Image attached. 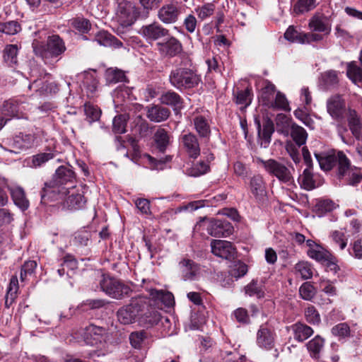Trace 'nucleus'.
Masks as SVG:
<instances>
[{
	"label": "nucleus",
	"mask_w": 362,
	"mask_h": 362,
	"mask_svg": "<svg viewBox=\"0 0 362 362\" xmlns=\"http://www.w3.org/2000/svg\"><path fill=\"white\" fill-rule=\"evenodd\" d=\"M315 156L324 170H331L337 163V177L346 185L355 186L361 182L362 173L351 164L344 152L339 151L337 156L315 153Z\"/></svg>",
	"instance_id": "obj_1"
},
{
	"label": "nucleus",
	"mask_w": 362,
	"mask_h": 362,
	"mask_svg": "<svg viewBox=\"0 0 362 362\" xmlns=\"http://www.w3.org/2000/svg\"><path fill=\"white\" fill-rule=\"evenodd\" d=\"M149 309V300L145 296H138L132 298L130 303L119 308L117 313L118 320L124 324L133 323L141 317L148 318L152 313L154 315L153 321L157 320V313Z\"/></svg>",
	"instance_id": "obj_2"
},
{
	"label": "nucleus",
	"mask_w": 362,
	"mask_h": 362,
	"mask_svg": "<svg viewBox=\"0 0 362 362\" xmlns=\"http://www.w3.org/2000/svg\"><path fill=\"white\" fill-rule=\"evenodd\" d=\"M33 45L35 54L42 57L45 63L49 59L59 57L66 49L64 40L58 35L49 36L46 43L37 42Z\"/></svg>",
	"instance_id": "obj_3"
},
{
	"label": "nucleus",
	"mask_w": 362,
	"mask_h": 362,
	"mask_svg": "<svg viewBox=\"0 0 362 362\" xmlns=\"http://www.w3.org/2000/svg\"><path fill=\"white\" fill-rule=\"evenodd\" d=\"M170 83L178 90L190 89L197 86L202 79L199 74L190 69L179 67L170 72Z\"/></svg>",
	"instance_id": "obj_4"
},
{
	"label": "nucleus",
	"mask_w": 362,
	"mask_h": 362,
	"mask_svg": "<svg viewBox=\"0 0 362 362\" xmlns=\"http://www.w3.org/2000/svg\"><path fill=\"white\" fill-rule=\"evenodd\" d=\"M101 290L110 298L120 300L129 295V286L120 280L107 275H103L99 282Z\"/></svg>",
	"instance_id": "obj_5"
},
{
	"label": "nucleus",
	"mask_w": 362,
	"mask_h": 362,
	"mask_svg": "<svg viewBox=\"0 0 362 362\" xmlns=\"http://www.w3.org/2000/svg\"><path fill=\"white\" fill-rule=\"evenodd\" d=\"M257 162L263 166L268 174L276 177L280 182L290 183L293 181L291 170L284 164L272 158L264 160L257 158Z\"/></svg>",
	"instance_id": "obj_6"
},
{
	"label": "nucleus",
	"mask_w": 362,
	"mask_h": 362,
	"mask_svg": "<svg viewBox=\"0 0 362 362\" xmlns=\"http://www.w3.org/2000/svg\"><path fill=\"white\" fill-rule=\"evenodd\" d=\"M25 110V102L21 99L10 98L5 100L0 106V129L6 122L13 117H24L23 112Z\"/></svg>",
	"instance_id": "obj_7"
},
{
	"label": "nucleus",
	"mask_w": 362,
	"mask_h": 362,
	"mask_svg": "<svg viewBox=\"0 0 362 362\" xmlns=\"http://www.w3.org/2000/svg\"><path fill=\"white\" fill-rule=\"evenodd\" d=\"M139 16V11L134 3L127 0H117L116 18L122 27L132 25Z\"/></svg>",
	"instance_id": "obj_8"
},
{
	"label": "nucleus",
	"mask_w": 362,
	"mask_h": 362,
	"mask_svg": "<svg viewBox=\"0 0 362 362\" xmlns=\"http://www.w3.org/2000/svg\"><path fill=\"white\" fill-rule=\"evenodd\" d=\"M69 192L68 189L64 186H60L49 180L45 183L44 187L40 191L41 203L47 204L52 202L59 201L64 199Z\"/></svg>",
	"instance_id": "obj_9"
},
{
	"label": "nucleus",
	"mask_w": 362,
	"mask_h": 362,
	"mask_svg": "<svg viewBox=\"0 0 362 362\" xmlns=\"http://www.w3.org/2000/svg\"><path fill=\"white\" fill-rule=\"evenodd\" d=\"M107 338V329L103 327L90 325L86 327L84 340L90 346L100 348Z\"/></svg>",
	"instance_id": "obj_10"
},
{
	"label": "nucleus",
	"mask_w": 362,
	"mask_h": 362,
	"mask_svg": "<svg viewBox=\"0 0 362 362\" xmlns=\"http://www.w3.org/2000/svg\"><path fill=\"white\" fill-rule=\"evenodd\" d=\"M139 33L147 42L158 41L169 36V30L158 22L143 25Z\"/></svg>",
	"instance_id": "obj_11"
},
{
	"label": "nucleus",
	"mask_w": 362,
	"mask_h": 362,
	"mask_svg": "<svg viewBox=\"0 0 362 362\" xmlns=\"http://www.w3.org/2000/svg\"><path fill=\"white\" fill-rule=\"evenodd\" d=\"M181 14V7L177 2L165 4L158 11V19L165 24L175 23Z\"/></svg>",
	"instance_id": "obj_12"
},
{
	"label": "nucleus",
	"mask_w": 362,
	"mask_h": 362,
	"mask_svg": "<svg viewBox=\"0 0 362 362\" xmlns=\"http://www.w3.org/2000/svg\"><path fill=\"white\" fill-rule=\"evenodd\" d=\"M165 38L166 40L156 43L157 49L162 56L173 57L181 53L182 46L176 37L169 34Z\"/></svg>",
	"instance_id": "obj_13"
},
{
	"label": "nucleus",
	"mask_w": 362,
	"mask_h": 362,
	"mask_svg": "<svg viewBox=\"0 0 362 362\" xmlns=\"http://www.w3.org/2000/svg\"><path fill=\"white\" fill-rule=\"evenodd\" d=\"M182 278L185 281L198 280L201 276V267L192 259H183L178 264Z\"/></svg>",
	"instance_id": "obj_14"
},
{
	"label": "nucleus",
	"mask_w": 362,
	"mask_h": 362,
	"mask_svg": "<svg viewBox=\"0 0 362 362\" xmlns=\"http://www.w3.org/2000/svg\"><path fill=\"white\" fill-rule=\"evenodd\" d=\"M180 142L187 156L191 158H197L200 155V146L197 137L193 133L182 134Z\"/></svg>",
	"instance_id": "obj_15"
},
{
	"label": "nucleus",
	"mask_w": 362,
	"mask_h": 362,
	"mask_svg": "<svg viewBox=\"0 0 362 362\" xmlns=\"http://www.w3.org/2000/svg\"><path fill=\"white\" fill-rule=\"evenodd\" d=\"M208 233L216 238H226L231 235L234 228L227 220L214 219L210 222Z\"/></svg>",
	"instance_id": "obj_16"
},
{
	"label": "nucleus",
	"mask_w": 362,
	"mask_h": 362,
	"mask_svg": "<svg viewBox=\"0 0 362 362\" xmlns=\"http://www.w3.org/2000/svg\"><path fill=\"white\" fill-rule=\"evenodd\" d=\"M35 141V136L30 134H23L15 136L8 139L6 144L11 148V151L17 153L20 151H25L31 148Z\"/></svg>",
	"instance_id": "obj_17"
},
{
	"label": "nucleus",
	"mask_w": 362,
	"mask_h": 362,
	"mask_svg": "<svg viewBox=\"0 0 362 362\" xmlns=\"http://www.w3.org/2000/svg\"><path fill=\"white\" fill-rule=\"evenodd\" d=\"M275 343V332L267 325H262L257 332V344L262 349L271 350Z\"/></svg>",
	"instance_id": "obj_18"
},
{
	"label": "nucleus",
	"mask_w": 362,
	"mask_h": 362,
	"mask_svg": "<svg viewBox=\"0 0 362 362\" xmlns=\"http://www.w3.org/2000/svg\"><path fill=\"white\" fill-rule=\"evenodd\" d=\"M211 252L217 257L230 259L234 257L235 248L230 242L222 240H212Z\"/></svg>",
	"instance_id": "obj_19"
},
{
	"label": "nucleus",
	"mask_w": 362,
	"mask_h": 362,
	"mask_svg": "<svg viewBox=\"0 0 362 362\" xmlns=\"http://www.w3.org/2000/svg\"><path fill=\"white\" fill-rule=\"evenodd\" d=\"M327 109L332 118L339 119L343 117L346 110L345 102L339 95L332 96L327 100Z\"/></svg>",
	"instance_id": "obj_20"
},
{
	"label": "nucleus",
	"mask_w": 362,
	"mask_h": 362,
	"mask_svg": "<svg viewBox=\"0 0 362 362\" xmlns=\"http://www.w3.org/2000/svg\"><path fill=\"white\" fill-rule=\"evenodd\" d=\"M170 110L159 105H153L146 107V117L153 122H161L168 119Z\"/></svg>",
	"instance_id": "obj_21"
},
{
	"label": "nucleus",
	"mask_w": 362,
	"mask_h": 362,
	"mask_svg": "<svg viewBox=\"0 0 362 362\" xmlns=\"http://www.w3.org/2000/svg\"><path fill=\"white\" fill-rule=\"evenodd\" d=\"M258 136L262 140L261 146L266 148L271 141V136L274 132L273 122L269 119H266L263 122V127L262 129L261 123L257 119H255Z\"/></svg>",
	"instance_id": "obj_22"
},
{
	"label": "nucleus",
	"mask_w": 362,
	"mask_h": 362,
	"mask_svg": "<svg viewBox=\"0 0 362 362\" xmlns=\"http://www.w3.org/2000/svg\"><path fill=\"white\" fill-rule=\"evenodd\" d=\"M149 296L156 304L160 303L165 308H170L175 304L174 296L169 291L151 289L149 291Z\"/></svg>",
	"instance_id": "obj_23"
},
{
	"label": "nucleus",
	"mask_w": 362,
	"mask_h": 362,
	"mask_svg": "<svg viewBox=\"0 0 362 362\" xmlns=\"http://www.w3.org/2000/svg\"><path fill=\"white\" fill-rule=\"evenodd\" d=\"M310 28L316 32L325 33L326 35L331 32V24L327 17L315 14L310 20Z\"/></svg>",
	"instance_id": "obj_24"
},
{
	"label": "nucleus",
	"mask_w": 362,
	"mask_h": 362,
	"mask_svg": "<svg viewBox=\"0 0 362 362\" xmlns=\"http://www.w3.org/2000/svg\"><path fill=\"white\" fill-rule=\"evenodd\" d=\"M74 177L75 175L71 169L62 165L56 170L51 180L60 186H64L66 183L72 182Z\"/></svg>",
	"instance_id": "obj_25"
},
{
	"label": "nucleus",
	"mask_w": 362,
	"mask_h": 362,
	"mask_svg": "<svg viewBox=\"0 0 362 362\" xmlns=\"http://www.w3.org/2000/svg\"><path fill=\"white\" fill-rule=\"evenodd\" d=\"M325 344V339L320 335H316L306 344L308 351L313 359L317 360L320 358Z\"/></svg>",
	"instance_id": "obj_26"
},
{
	"label": "nucleus",
	"mask_w": 362,
	"mask_h": 362,
	"mask_svg": "<svg viewBox=\"0 0 362 362\" xmlns=\"http://www.w3.org/2000/svg\"><path fill=\"white\" fill-rule=\"evenodd\" d=\"M9 190L14 204L21 210H26L29 206V201L25 197L23 189L18 186H14L9 187Z\"/></svg>",
	"instance_id": "obj_27"
},
{
	"label": "nucleus",
	"mask_w": 362,
	"mask_h": 362,
	"mask_svg": "<svg viewBox=\"0 0 362 362\" xmlns=\"http://www.w3.org/2000/svg\"><path fill=\"white\" fill-rule=\"evenodd\" d=\"M291 329L293 333L294 339L299 342L304 341L314 333L312 327L300 322H297L293 325L291 326Z\"/></svg>",
	"instance_id": "obj_28"
},
{
	"label": "nucleus",
	"mask_w": 362,
	"mask_h": 362,
	"mask_svg": "<svg viewBox=\"0 0 362 362\" xmlns=\"http://www.w3.org/2000/svg\"><path fill=\"white\" fill-rule=\"evenodd\" d=\"M317 0H296L292 6L294 16L303 15L316 8Z\"/></svg>",
	"instance_id": "obj_29"
},
{
	"label": "nucleus",
	"mask_w": 362,
	"mask_h": 362,
	"mask_svg": "<svg viewBox=\"0 0 362 362\" xmlns=\"http://www.w3.org/2000/svg\"><path fill=\"white\" fill-rule=\"evenodd\" d=\"M153 137L156 148L160 152L164 153L170 144V135L168 132L165 129L158 128Z\"/></svg>",
	"instance_id": "obj_30"
},
{
	"label": "nucleus",
	"mask_w": 362,
	"mask_h": 362,
	"mask_svg": "<svg viewBox=\"0 0 362 362\" xmlns=\"http://www.w3.org/2000/svg\"><path fill=\"white\" fill-rule=\"evenodd\" d=\"M95 40L100 45L119 48L122 46V42L107 31H100L95 37Z\"/></svg>",
	"instance_id": "obj_31"
},
{
	"label": "nucleus",
	"mask_w": 362,
	"mask_h": 362,
	"mask_svg": "<svg viewBox=\"0 0 362 362\" xmlns=\"http://www.w3.org/2000/svg\"><path fill=\"white\" fill-rule=\"evenodd\" d=\"M161 103L170 105L176 109L182 108V100L181 97L174 91H167L163 93L160 98Z\"/></svg>",
	"instance_id": "obj_32"
},
{
	"label": "nucleus",
	"mask_w": 362,
	"mask_h": 362,
	"mask_svg": "<svg viewBox=\"0 0 362 362\" xmlns=\"http://www.w3.org/2000/svg\"><path fill=\"white\" fill-rule=\"evenodd\" d=\"M18 291V281L16 276L11 278L6 294L5 296V305L9 308L17 297Z\"/></svg>",
	"instance_id": "obj_33"
},
{
	"label": "nucleus",
	"mask_w": 362,
	"mask_h": 362,
	"mask_svg": "<svg viewBox=\"0 0 362 362\" xmlns=\"http://www.w3.org/2000/svg\"><path fill=\"white\" fill-rule=\"evenodd\" d=\"M289 134L298 147L305 144L308 134L303 127L295 123L291 127Z\"/></svg>",
	"instance_id": "obj_34"
},
{
	"label": "nucleus",
	"mask_w": 362,
	"mask_h": 362,
	"mask_svg": "<svg viewBox=\"0 0 362 362\" xmlns=\"http://www.w3.org/2000/svg\"><path fill=\"white\" fill-rule=\"evenodd\" d=\"M86 203L84 197L81 194H71L64 202V207L71 210L81 209Z\"/></svg>",
	"instance_id": "obj_35"
},
{
	"label": "nucleus",
	"mask_w": 362,
	"mask_h": 362,
	"mask_svg": "<svg viewBox=\"0 0 362 362\" xmlns=\"http://www.w3.org/2000/svg\"><path fill=\"white\" fill-rule=\"evenodd\" d=\"M194 125L200 137H207L211 133L210 126L207 120L201 115L194 118Z\"/></svg>",
	"instance_id": "obj_36"
},
{
	"label": "nucleus",
	"mask_w": 362,
	"mask_h": 362,
	"mask_svg": "<svg viewBox=\"0 0 362 362\" xmlns=\"http://www.w3.org/2000/svg\"><path fill=\"white\" fill-rule=\"evenodd\" d=\"M245 293L250 296H256L258 298H263L264 291L263 285L261 282L252 280L245 287Z\"/></svg>",
	"instance_id": "obj_37"
},
{
	"label": "nucleus",
	"mask_w": 362,
	"mask_h": 362,
	"mask_svg": "<svg viewBox=\"0 0 362 362\" xmlns=\"http://www.w3.org/2000/svg\"><path fill=\"white\" fill-rule=\"evenodd\" d=\"M298 182L301 187L307 190H311L315 187V182L310 168L308 167L303 170V174L298 178Z\"/></svg>",
	"instance_id": "obj_38"
},
{
	"label": "nucleus",
	"mask_w": 362,
	"mask_h": 362,
	"mask_svg": "<svg viewBox=\"0 0 362 362\" xmlns=\"http://www.w3.org/2000/svg\"><path fill=\"white\" fill-rule=\"evenodd\" d=\"M18 47L16 45H8L4 50V59L9 65L13 66L17 63Z\"/></svg>",
	"instance_id": "obj_39"
},
{
	"label": "nucleus",
	"mask_w": 362,
	"mask_h": 362,
	"mask_svg": "<svg viewBox=\"0 0 362 362\" xmlns=\"http://www.w3.org/2000/svg\"><path fill=\"white\" fill-rule=\"evenodd\" d=\"M293 124H295V122H293L292 119L288 117L286 115L284 114L277 115L276 125L279 128H280L279 130L284 134L288 135L289 131Z\"/></svg>",
	"instance_id": "obj_40"
},
{
	"label": "nucleus",
	"mask_w": 362,
	"mask_h": 362,
	"mask_svg": "<svg viewBox=\"0 0 362 362\" xmlns=\"http://www.w3.org/2000/svg\"><path fill=\"white\" fill-rule=\"evenodd\" d=\"M98 83V81L94 75L90 73L85 74L83 85L87 90L88 97H93L94 95L97 90Z\"/></svg>",
	"instance_id": "obj_41"
},
{
	"label": "nucleus",
	"mask_w": 362,
	"mask_h": 362,
	"mask_svg": "<svg viewBox=\"0 0 362 362\" xmlns=\"http://www.w3.org/2000/svg\"><path fill=\"white\" fill-rule=\"evenodd\" d=\"M252 92L250 88H247L244 90L237 92L235 96V102L238 105H243L244 107H247L252 102Z\"/></svg>",
	"instance_id": "obj_42"
},
{
	"label": "nucleus",
	"mask_w": 362,
	"mask_h": 362,
	"mask_svg": "<svg viewBox=\"0 0 362 362\" xmlns=\"http://www.w3.org/2000/svg\"><path fill=\"white\" fill-rule=\"evenodd\" d=\"M276 87L269 81H265V86L261 90V98L265 105H269L275 93Z\"/></svg>",
	"instance_id": "obj_43"
},
{
	"label": "nucleus",
	"mask_w": 362,
	"mask_h": 362,
	"mask_svg": "<svg viewBox=\"0 0 362 362\" xmlns=\"http://www.w3.org/2000/svg\"><path fill=\"white\" fill-rule=\"evenodd\" d=\"M54 154L52 152L40 153L32 156L31 167L39 168L47 161L53 159Z\"/></svg>",
	"instance_id": "obj_44"
},
{
	"label": "nucleus",
	"mask_w": 362,
	"mask_h": 362,
	"mask_svg": "<svg viewBox=\"0 0 362 362\" xmlns=\"http://www.w3.org/2000/svg\"><path fill=\"white\" fill-rule=\"evenodd\" d=\"M126 115H119L113 119L112 130L115 134H124L126 132V126L127 121Z\"/></svg>",
	"instance_id": "obj_45"
},
{
	"label": "nucleus",
	"mask_w": 362,
	"mask_h": 362,
	"mask_svg": "<svg viewBox=\"0 0 362 362\" xmlns=\"http://www.w3.org/2000/svg\"><path fill=\"white\" fill-rule=\"evenodd\" d=\"M28 88L34 89L36 92H39L40 94L51 93L53 90L52 84H48L47 81L42 78L35 80L29 85Z\"/></svg>",
	"instance_id": "obj_46"
},
{
	"label": "nucleus",
	"mask_w": 362,
	"mask_h": 362,
	"mask_svg": "<svg viewBox=\"0 0 362 362\" xmlns=\"http://www.w3.org/2000/svg\"><path fill=\"white\" fill-rule=\"evenodd\" d=\"M209 165L204 161H200L194 164L192 168L187 170V174L192 177H199L208 172Z\"/></svg>",
	"instance_id": "obj_47"
},
{
	"label": "nucleus",
	"mask_w": 362,
	"mask_h": 362,
	"mask_svg": "<svg viewBox=\"0 0 362 362\" xmlns=\"http://www.w3.org/2000/svg\"><path fill=\"white\" fill-rule=\"evenodd\" d=\"M250 188L255 196L262 194L264 190V180L262 176L255 175L250 180Z\"/></svg>",
	"instance_id": "obj_48"
},
{
	"label": "nucleus",
	"mask_w": 362,
	"mask_h": 362,
	"mask_svg": "<svg viewBox=\"0 0 362 362\" xmlns=\"http://www.w3.org/2000/svg\"><path fill=\"white\" fill-rule=\"evenodd\" d=\"M21 30V25L17 21H8L0 25V32L13 35L19 33Z\"/></svg>",
	"instance_id": "obj_49"
},
{
	"label": "nucleus",
	"mask_w": 362,
	"mask_h": 362,
	"mask_svg": "<svg viewBox=\"0 0 362 362\" xmlns=\"http://www.w3.org/2000/svg\"><path fill=\"white\" fill-rule=\"evenodd\" d=\"M295 269L303 279H309L313 276L312 267L307 262H298L296 264Z\"/></svg>",
	"instance_id": "obj_50"
},
{
	"label": "nucleus",
	"mask_w": 362,
	"mask_h": 362,
	"mask_svg": "<svg viewBox=\"0 0 362 362\" xmlns=\"http://www.w3.org/2000/svg\"><path fill=\"white\" fill-rule=\"evenodd\" d=\"M346 74L354 83L362 82V69L353 63L349 64Z\"/></svg>",
	"instance_id": "obj_51"
},
{
	"label": "nucleus",
	"mask_w": 362,
	"mask_h": 362,
	"mask_svg": "<svg viewBox=\"0 0 362 362\" xmlns=\"http://www.w3.org/2000/svg\"><path fill=\"white\" fill-rule=\"evenodd\" d=\"M322 81L327 88L334 86L339 82L337 72L333 70L324 72L322 74Z\"/></svg>",
	"instance_id": "obj_52"
},
{
	"label": "nucleus",
	"mask_w": 362,
	"mask_h": 362,
	"mask_svg": "<svg viewBox=\"0 0 362 362\" xmlns=\"http://www.w3.org/2000/svg\"><path fill=\"white\" fill-rule=\"evenodd\" d=\"M215 11V5L213 4H206L202 6L196 8L198 18L204 21L214 14Z\"/></svg>",
	"instance_id": "obj_53"
},
{
	"label": "nucleus",
	"mask_w": 362,
	"mask_h": 362,
	"mask_svg": "<svg viewBox=\"0 0 362 362\" xmlns=\"http://www.w3.org/2000/svg\"><path fill=\"white\" fill-rule=\"evenodd\" d=\"M299 293L303 299L310 300L315 295V289L310 282H305L300 287Z\"/></svg>",
	"instance_id": "obj_54"
},
{
	"label": "nucleus",
	"mask_w": 362,
	"mask_h": 362,
	"mask_svg": "<svg viewBox=\"0 0 362 362\" xmlns=\"http://www.w3.org/2000/svg\"><path fill=\"white\" fill-rule=\"evenodd\" d=\"M84 112L88 119L89 122H93L99 119L100 110L90 103H86L84 105Z\"/></svg>",
	"instance_id": "obj_55"
},
{
	"label": "nucleus",
	"mask_w": 362,
	"mask_h": 362,
	"mask_svg": "<svg viewBox=\"0 0 362 362\" xmlns=\"http://www.w3.org/2000/svg\"><path fill=\"white\" fill-rule=\"evenodd\" d=\"M305 317L308 322L317 325L320 322V316L316 308L310 305L305 310Z\"/></svg>",
	"instance_id": "obj_56"
},
{
	"label": "nucleus",
	"mask_w": 362,
	"mask_h": 362,
	"mask_svg": "<svg viewBox=\"0 0 362 362\" xmlns=\"http://www.w3.org/2000/svg\"><path fill=\"white\" fill-rule=\"evenodd\" d=\"M284 37L286 40L291 42H297L300 43L305 42L303 34L298 33L293 26L288 27L284 33Z\"/></svg>",
	"instance_id": "obj_57"
},
{
	"label": "nucleus",
	"mask_w": 362,
	"mask_h": 362,
	"mask_svg": "<svg viewBox=\"0 0 362 362\" xmlns=\"http://www.w3.org/2000/svg\"><path fill=\"white\" fill-rule=\"evenodd\" d=\"M146 337V332L144 330L134 332L129 335V341L133 347L139 349Z\"/></svg>",
	"instance_id": "obj_58"
},
{
	"label": "nucleus",
	"mask_w": 362,
	"mask_h": 362,
	"mask_svg": "<svg viewBox=\"0 0 362 362\" xmlns=\"http://www.w3.org/2000/svg\"><path fill=\"white\" fill-rule=\"evenodd\" d=\"M272 106L285 111H290L289 104L286 96L279 91L276 93L275 100L274 103H272Z\"/></svg>",
	"instance_id": "obj_59"
},
{
	"label": "nucleus",
	"mask_w": 362,
	"mask_h": 362,
	"mask_svg": "<svg viewBox=\"0 0 362 362\" xmlns=\"http://www.w3.org/2000/svg\"><path fill=\"white\" fill-rule=\"evenodd\" d=\"M335 208V203L329 199L320 200L316 204L317 211L319 212L320 214L330 212Z\"/></svg>",
	"instance_id": "obj_60"
},
{
	"label": "nucleus",
	"mask_w": 362,
	"mask_h": 362,
	"mask_svg": "<svg viewBox=\"0 0 362 362\" xmlns=\"http://www.w3.org/2000/svg\"><path fill=\"white\" fill-rule=\"evenodd\" d=\"M333 335L339 337H346L350 334V327L346 323H339L332 328Z\"/></svg>",
	"instance_id": "obj_61"
},
{
	"label": "nucleus",
	"mask_w": 362,
	"mask_h": 362,
	"mask_svg": "<svg viewBox=\"0 0 362 362\" xmlns=\"http://www.w3.org/2000/svg\"><path fill=\"white\" fill-rule=\"evenodd\" d=\"M37 264L35 261H27L22 266L20 278L23 281L28 275H31L35 269L36 268Z\"/></svg>",
	"instance_id": "obj_62"
},
{
	"label": "nucleus",
	"mask_w": 362,
	"mask_h": 362,
	"mask_svg": "<svg viewBox=\"0 0 362 362\" xmlns=\"http://www.w3.org/2000/svg\"><path fill=\"white\" fill-rule=\"evenodd\" d=\"M308 255L312 259H314L316 261L321 262L322 264L329 256V254L327 252L317 248H310L308 251Z\"/></svg>",
	"instance_id": "obj_63"
},
{
	"label": "nucleus",
	"mask_w": 362,
	"mask_h": 362,
	"mask_svg": "<svg viewBox=\"0 0 362 362\" xmlns=\"http://www.w3.org/2000/svg\"><path fill=\"white\" fill-rule=\"evenodd\" d=\"M298 148L291 142H288L286 145V150L295 163H300L301 160Z\"/></svg>",
	"instance_id": "obj_64"
}]
</instances>
